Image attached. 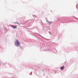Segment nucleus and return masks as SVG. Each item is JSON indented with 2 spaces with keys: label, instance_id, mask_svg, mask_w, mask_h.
Segmentation results:
<instances>
[{
  "label": "nucleus",
  "instance_id": "f257e3e1",
  "mask_svg": "<svg viewBox=\"0 0 78 78\" xmlns=\"http://www.w3.org/2000/svg\"><path fill=\"white\" fill-rule=\"evenodd\" d=\"M15 45L17 46H19V45H20V42H19L18 40H17L15 42Z\"/></svg>",
  "mask_w": 78,
  "mask_h": 78
},
{
  "label": "nucleus",
  "instance_id": "f03ea898",
  "mask_svg": "<svg viewBox=\"0 0 78 78\" xmlns=\"http://www.w3.org/2000/svg\"><path fill=\"white\" fill-rule=\"evenodd\" d=\"M12 28H13V29H16V28H17L16 26H12Z\"/></svg>",
  "mask_w": 78,
  "mask_h": 78
},
{
  "label": "nucleus",
  "instance_id": "7ed1b4c3",
  "mask_svg": "<svg viewBox=\"0 0 78 78\" xmlns=\"http://www.w3.org/2000/svg\"><path fill=\"white\" fill-rule=\"evenodd\" d=\"M64 66L60 68L61 70H64Z\"/></svg>",
  "mask_w": 78,
  "mask_h": 78
},
{
  "label": "nucleus",
  "instance_id": "20e7f679",
  "mask_svg": "<svg viewBox=\"0 0 78 78\" xmlns=\"http://www.w3.org/2000/svg\"><path fill=\"white\" fill-rule=\"evenodd\" d=\"M17 24H19V25H21V24H19V23H17Z\"/></svg>",
  "mask_w": 78,
  "mask_h": 78
}]
</instances>
